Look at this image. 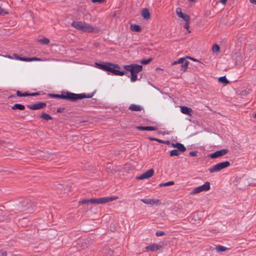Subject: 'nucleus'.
<instances>
[{"label":"nucleus","mask_w":256,"mask_h":256,"mask_svg":"<svg viewBox=\"0 0 256 256\" xmlns=\"http://www.w3.org/2000/svg\"><path fill=\"white\" fill-rule=\"evenodd\" d=\"M93 94H76L72 93V102H76L78 100H82L84 98H91L93 96Z\"/></svg>","instance_id":"7"},{"label":"nucleus","mask_w":256,"mask_h":256,"mask_svg":"<svg viewBox=\"0 0 256 256\" xmlns=\"http://www.w3.org/2000/svg\"><path fill=\"white\" fill-rule=\"evenodd\" d=\"M12 108L13 110L18 109L20 110H24L25 108V106L24 105L22 104H16L12 106Z\"/></svg>","instance_id":"23"},{"label":"nucleus","mask_w":256,"mask_h":256,"mask_svg":"<svg viewBox=\"0 0 256 256\" xmlns=\"http://www.w3.org/2000/svg\"><path fill=\"white\" fill-rule=\"evenodd\" d=\"M176 12L178 16V17L182 18L186 22L190 20V16L186 14L182 13V10L180 8H176Z\"/></svg>","instance_id":"12"},{"label":"nucleus","mask_w":256,"mask_h":256,"mask_svg":"<svg viewBox=\"0 0 256 256\" xmlns=\"http://www.w3.org/2000/svg\"><path fill=\"white\" fill-rule=\"evenodd\" d=\"M186 58H190V59H191V60H194V62H198V61L196 59V58H190V56H186Z\"/></svg>","instance_id":"43"},{"label":"nucleus","mask_w":256,"mask_h":256,"mask_svg":"<svg viewBox=\"0 0 256 256\" xmlns=\"http://www.w3.org/2000/svg\"><path fill=\"white\" fill-rule=\"evenodd\" d=\"M64 108H59L57 110L56 112H62L63 111Z\"/></svg>","instance_id":"45"},{"label":"nucleus","mask_w":256,"mask_h":256,"mask_svg":"<svg viewBox=\"0 0 256 256\" xmlns=\"http://www.w3.org/2000/svg\"><path fill=\"white\" fill-rule=\"evenodd\" d=\"M228 152L229 150L228 149H222L220 150L216 151L212 154H211L210 155V157L212 158H216L222 156L226 154L227 153H228Z\"/></svg>","instance_id":"8"},{"label":"nucleus","mask_w":256,"mask_h":256,"mask_svg":"<svg viewBox=\"0 0 256 256\" xmlns=\"http://www.w3.org/2000/svg\"><path fill=\"white\" fill-rule=\"evenodd\" d=\"M130 30L132 32H140L142 30L140 26L136 24H132L130 25Z\"/></svg>","instance_id":"20"},{"label":"nucleus","mask_w":256,"mask_h":256,"mask_svg":"<svg viewBox=\"0 0 256 256\" xmlns=\"http://www.w3.org/2000/svg\"><path fill=\"white\" fill-rule=\"evenodd\" d=\"M0 254L2 256H7V253H6V251H5V250H0Z\"/></svg>","instance_id":"40"},{"label":"nucleus","mask_w":256,"mask_h":256,"mask_svg":"<svg viewBox=\"0 0 256 256\" xmlns=\"http://www.w3.org/2000/svg\"><path fill=\"white\" fill-rule=\"evenodd\" d=\"M39 94L38 92H35V93H30V96H36L38 95Z\"/></svg>","instance_id":"44"},{"label":"nucleus","mask_w":256,"mask_h":256,"mask_svg":"<svg viewBox=\"0 0 256 256\" xmlns=\"http://www.w3.org/2000/svg\"><path fill=\"white\" fill-rule=\"evenodd\" d=\"M210 189V184L206 182L204 184L200 186L194 188L190 192L191 194H198L202 192L208 191Z\"/></svg>","instance_id":"6"},{"label":"nucleus","mask_w":256,"mask_h":256,"mask_svg":"<svg viewBox=\"0 0 256 256\" xmlns=\"http://www.w3.org/2000/svg\"><path fill=\"white\" fill-rule=\"evenodd\" d=\"M180 152L178 150H172L170 151V156H178L180 154Z\"/></svg>","instance_id":"24"},{"label":"nucleus","mask_w":256,"mask_h":256,"mask_svg":"<svg viewBox=\"0 0 256 256\" xmlns=\"http://www.w3.org/2000/svg\"><path fill=\"white\" fill-rule=\"evenodd\" d=\"M40 118L46 120H49L52 119V118L50 114H47L45 112L42 113L40 116Z\"/></svg>","instance_id":"22"},{"label":"nucleus","mask_w":256,"mask_h":256,"mask_svg":"<svg viewBox=\"0 0 256 256\" xmlns=\"http://www.w3.org/2000/svg\"><path fill=\"white\" fill-rule=\"evenodd\" d=\"M16 92L17 96H20V97L23 96L24 93L20 91L17 90Z\"/></svg>","instance_id":"39"},{"label":"nucleus","mask_w":256,"mask_h":256,"mask_svg":"<svg viewBox=\"0 0 256 256\" xmlns=\"http://www.w3.org/2000/svg\"><path fill=\"white\" fill-rule=\"evenodd\" d=\"M174 182L173 181H170V182H165V183H162V184H160V187H162V186H172L174 185Z\"/></svg>","instance_id":"28"},{"label":"nucleus","mask_w":256,"mask_h":256,"mask_svg":"<svg viewBox=\"0 0 256 256\" xmlns=\"http://www.w3.org/2000/svg\"><path fill=\"white\" fill-rule=\"evenodd\" d=\"M228 0H220V2L223 5H225L227 2Z\"/></svg>","instance_id":"42"},{"label":"nucleus","mask_w":256,"mask_h":256,"mask_svg":"<svg viewBox=\"0 0 256 256\" xmlns=\"http://www.w3.org/2000/svg\"><path fill=\"white\" fill-rule=\"evenodd\" d=\"M186 58H179L178 60L172 63V64L174 65L178 64H181V63H182Z\"/></svg>","instance_id":"31"},{"label":"nucleus","mask_w":256,"mask_h":256,"mask_svg":"<svg viewBox=\"0 0 256 256\" xmlns=\"http://www.w3.org/2000/svg\"><path fill=\"white\" fill-rule=\"evenodd\" d=\"M165 234V233L163 231H161V230H158L156 233V235L157 236H162L164 235Z\"/></svg>","instance_id":"34"},{"label":"nucleus","mask_w":256,"mask_h":256,"mask_svg":"<svg viewBox=\"0 0 256 256\" xmlns=\"http://www.w3.org/2000/svg\"><path fill=\"white\" fill-rule=\"evenodd\" d=\"M150 140L152 141H156L161 144H166L167 145H170V142L169 140H162L157 138H149Z\"/></svg>","instance_id":"21"},{"label":"nucleus","mask_w":256,"mask_h":256,"mask_svg":"<svg viewBox=\"0 0 256 256\" xmlns=\"http://www.w3.org/2000/svg\"><path fill=\"white\" fill-rule=\"evenodd\" d=\"M230 166V162L228 161H225L218 163L214 165L212 167L209 168L210 173H214L219 172L220 170L228 168Z\"/></svg>","instance_id":"5"},{"label":"nucleus","mask_w":256,"mask_h":256,"mask_svg":"<svg viewBox=\"0 0 256 256\" xmlns=\"http://www.w3.org/2000/svg\"><path fill=\"white\" fill-rule=\"evenodd\" d=\"M228 248L225 246L219 245L216 246V250L218 252H223L226 251Z\"/></svg>","instance_id":"26"},{"label":"nucleus","mask_w":256,"mask_h":256,"mask_svg":"<svg viewBox=\"0 0 256 256\" xmlns=\"http://www.w3.org/2000/svg\"><path fill=\"white\" fill-rule=\"evenodd\" d=\"M16 96L14 95H10L8 96V98L10 99V98H14Z\"/></svg>","instance_id":"47"},{"label":"nucleus","mask_w":256,"mask_h":256,"mask_svg":"<svg viewBox=\"0 0 256 256\" xmlns=\"http://www.w3.org/2000/svg\"><path fill=\"white\" fill-rule=\"evenodd\" d=\"M188 64L189 62L186 58L182 63H181L180 70L186 72L188 68Z\"/></svg>","instance_id":"19"},{"label":"nucleus","mask_w":256,"mask_h":256,"mask_svg":"<svg viewBox=\"0 0 256 256\" xmlns=\"http://www.w3.org/2000/svg\"><path fill=\"white\" fill-rule=\"evenodd\" d=\"M46 106L44 102H38L31 105H28L27 107L32 110H38L44 108Z\"/></svg>","instance_id":"9"},{"label":"nucleus","mask_w":256,"mask_h":256,"mask_svg":"<svg viewBox=\"0 0 256 256\" xmlns=\"http://www.w3.org/2000/svg\"><path fill=\"white\" fill-rule=\"evenodd\" d=\"M1 212V211L0 210V213Z\"/></svg>","instance_id":"50"},{"label":"nucleus","mask_w":256,"mask_h":256,"mask_svg":"<svg viewBox=\"0 0 256 256\" xmlns=\"http://www.w3.org/2000/svg\"><path fill=\"white\" fill-rule=\"evenodd\" d=\"M30 96V93H28V92H24L23 96Z\"/></svg>","instance_id":"41"},{"label":"nucleus","mask_w":256,"mask_h":256,"mask_svg":"<svg viewBox=\"0 0 256 256\" xmlns=\"http://www.w3.org/2000/svg\"><path fill=\"white\" fill-rule=\"evenodd\" d=\"M141 14L143 18L145 20H148L150 18V14L148 8H143Z\"/></svg>","instance_id":"18"},{"label":"nucleus","mask_w":256,"mask_h":256,"mask_svg":"<svg viewBox=\"0 0 256 256\" xmlns=\"http://www.w3.org/2000/svg\"><path fill=\"white\" fill-rule=\"evenodd\" d=\"M96 67L102 70L112 73L116 76H122L126 75L128 72H130V80L134 82L138 80L137 74L142 70V66L137 64H132L124 66L125 71L120 70V68L118 64L110 62H103L102 64L96 63Z\"/></svg>","instance_id":"1"},{"label":"nucleus","mask_w":256,"mask_h":256,"mask_svg":"<svg viewBox=\"0 0 256 256\" xmlns=\"http://www.w3.org/2000/svg\"><path fill=\"white\" fill-rule=\"evenodd\" d=\"M72 26L75 28L86 32H92L97 31L96 28L89 24L82 21H74Z\"/></svg>","instance_id":"2"},{"label":"nucleus","mask_w":256,"mask_h":256,"mask_svg":"<svg viewBox=\"0 0 256 256\" xmlns=\"http://www.w3.org/2000/svg\"><path fill=\"white\" fill-rule=\"evenodd\" d=\"M219 82L226 85L229 83V81L226 79L225 76H220L218 78Z\"/></svg>","instance_id":"25"},{"label":"nucleus","mask_w":256,"mask_h":256,"mask_svg":"<svg viewBox=\"0 0 256 256\" xmlns=\"http://www.w3.org/2000/svg\"><path fill=\"white\" fill-rule=\"evenodd\" d=\"M112 252H110L108 254H106V256H112Z\"/></svg>","instance_id":"48"},{"label":"nucleus","mask_w":256,"mask_h":256,"mask_svg":"<svg viewBox=\"0 0 256 256\" xmlns=\"http://www.w3.org/2000/svg\"><path fill=\"white\" fill-rule=\"evenodd\" d=\"M118 198L116 196L102 197L96 198L84 199L79 202L80 204H86L90 203L92 204H104L107 202L116 200Z\"/></svg>","instance_id":"3"},{"label":"nucleus","mask_w":256,"mask_h":256,"mask_svg":"<svg viewBox=\"0 0 256 256\" xmlns=\"http://www.w3.org/2000/svg\"><path fill=\"white\" fill-rule=\"evenodd\" d=\"M40 60L38 58H37L36 57H34L32 58H25L24 60H22V61H26V62H31V61H39Z\"/></svg>","instance_id":"32"},{"label":"nucleus","mask_w":256,"mask_h":256,"mask_svg":"<svg viewBox=\"0 0 256 256\" xmlns=\"http://www.w3.org/2000/svg\"><path fill=\"white\" fill-rule=\"evenodd\" d=\"M129 110L131 111L139 112L142 110V107L139 105L132 104L129 106Z\"/></svg>","instance_id":"17"},{"label":"nucleus","mask_w":256,"mask_h":256,"mask_svg":"<svg viewBox=\"0 0 256 256\" xmlns=\"http://www.w3.org/2000/svg\"><path fill=\"white\" fill-rule=\"evenodd\" d=\"M38 42L43 44H48L50 42V40L47 38H43L38 40Z\"/></svg>","instance_id":"29"},{"label":"nucleus","mask_w":256,"mask_h":256,"mask_svg":"<svg viewBox=\"0 0 256 256\" xmlns=\"http://www.w3.org/2000/svg\"><path fill=\"white\" fill-rule=\"evenodd\" d=\"M196 215L198 216L197 214L194 213L193 214L194 218L195 217Z\"/></svg>","instance_id":"49"},{"label":"nucleus","mask_w":256,"mask_h":256,"mask_svg":"<svg viewBox=\"0 0 256 256\" xmlns=\"http://www.w3.org/2000/svg\"><path fill=\"white\" fill-rule=\"evenodd\" d=\"M163 248V244H153L151 245L146 246V249L152 252H156L160 250Z\"/></svg>","instance_id":"13"},{"label":"nucleus","mask_w":256,"mask_h":256,"mask_svg":"<svg viewBox=\"0 0 256 256\" xmlns=\"http://www.w3.org/2000/svg\"><path fill=\"white\" fill-rule=\"evenodd\" d=\"M152 60V58H148V59H144V60H142L140 61V63L142 64L146 65V64H148Z\"/></svg>","instance_id":"30"},{"label":"nucleus","mask_w":256,"mask_h":256,"mask_svg":"<svg viewBox=\"0 0 256 256\" xmlns=\"http://www.w3.org/2000/svg\"><path fill=\"white\" fill-rule=\"evenodd\" d=\"M140 200L142 202L146 204H150L151 206H153L154 204L160 205L161 204V201L160 200L154 199V198H150V199H146L143 198L141 199Z\"/></svg>","instance_id":"11"},{"label":"nucleus","mask_w":256,"mask_h":256,"mask_svg":"<svg viewBox=\"0 0 256 256\" xmlns=\"http://www.w3.org/2000/svg\"><path fill=\"white\" fill-rule=\"evenodd\" d=\"M189 24H190V21L186 22V24L184 26V28H186L187 30H188L189 28H190L189 27Z\"/></svg>","instance_id":"38"},{"label":"nucleus","mask_w":256,"mask_h":256,"mask_svg":"<svg viewBox=\"0 0 256 256\" xmlns=\"http://www.w3.org/2000/svg\"><path fill=\"white\" fill-rule=\"evenodd\" d=\"M180 112L184 114L191 116L192 110L191 108L186 106H180Z\"/></svg>","instance_id":"15"},{"label":"nucleus","mask_w":256,"mask_h":256,"mask_svg":"<svg viewBox=\"0 0 256 256\" xmlns=\"http://www.w3.org/2000/svg\"><path fill=\"white\" fill-rule=\"evenodd\" d=\"M190 156H196L197 155V152L196 151H192L190 152L189 154Z\"/></svg>","instance_id":"37"},{"label":"nucleus","mask_w":256,"mask_h":256,"mask_svg":"<svg viewBox=\"0 0 256 256\" xmlns=\"http://www.w3.org/2000/svg\"><path fill=\"white\" fill-rule=\"evenodd\" d=\"M7 14L8 12L4 10L0 7V15L4 16Z\"/></svg>","instance_id":"35"},{"label":"nucleus","mask_w":256,"mask_h":256,"mask_svg":"<svg viewBox=\"0 0 256 256\" xmlns=\"http://www.w3.org/2000/svg\"><path fill=\"white\" fill-rule=\"evenodd\" d=\"M220 48L218 44H214L212 46V50L214 52H217L219 50Z\"/></svg>","instance_id":"33"},{"label":"nucleus","mask_w":256,"mask_h":256,"mask_svg":"<svg viewBox=\"0 0 256 256\" xmlns=\"http://www.w3.org/2000/svg\"><path fill=\"white\" fill-rule=\"evenodd\" d=\"M154 174V170L152 168L146 171L145 172L140 174L138 176H137L136 179L140 180L148 179L150 178H151L153 176Z\"/></svg>","instance_id":"10"},{"label":"nucleus","mask_w":256,"mask_h":256,"mask_svg":"<svg viewBox=\"0 0 256 256\" xmlns=\"http://www.w3.org/2000/svg\"><path fill=\"white\" fill-rule=\"evenodd\" d=\"M250 2L256 4V0H249Z\"/></svg>","instance_id":"46"},{"label":"nucleus","mask_w":256,"mask_h":256,"mask_svg":"<svg viewBox=\"0 0 256 256\" xmlns=\"http://www.w3.org/2000/svg\"><path fill=\"white\" fill-rule=\"evenodd\" d=\"M8 57L12 59L14 58L16 60H22H22H24V58H20L18 56V55L16 54H13L12 56H8Z\"/></svg>","instance_id":"27"},{"label":"nucleus","mask_w":256,"mask_h":256,"mask_svg":"<svg viewBox=\"0 0 256 256\" xmlns=\"http://www.w3.org/2000/svg\"><path fill=\"white\" fill-rule=\"evenodd\" d=\"M170 144L172 146V147L176 148L177 150H178L182 152H184L186 150V148L184 146V144L180 143H170Z\"/></svg>","instance_id":"14"},{"label":"nucleus","mask_w":256,"mask_h":256,"mask_svg":"<svg viewBox=\"0 0 256 256\" xmlns=\"http://www.w3.org/2000/svg\"><path fill=\"white\" fill-rule=\"evenodd\" d=\"M93 3L102 4L105 2L106 0H91Z\"/></svg>","instance_id":"36"},{"label":"nucleus","mask_w":256,"mask_h":256,"mask_svg":"<svg viewBox=\"0 0 256 256\" xmlns=\"http://www.w3.org/2000/svg\"><path fill=\"white\" fill-rule=\"evenodd\" d=\"M136 129L139 130H149V131H153L156 130V128L154 126H137Z\"/></svg>","instance_id":"16"},{"label":"nucleus","mask_w":256,"mask_h":256,"mask_svg":"<svg viewBox=\"0 0 256 256\" xmlns=\"http://www.w3.org/2000/svg\"><path fill=\"white\" fill-rule=\"evenodd\" d=\"M48 96L52 98H60L72 102V92H62L61 94H49Z\"/></svg>","instance_id":"4"}]
</instances>
